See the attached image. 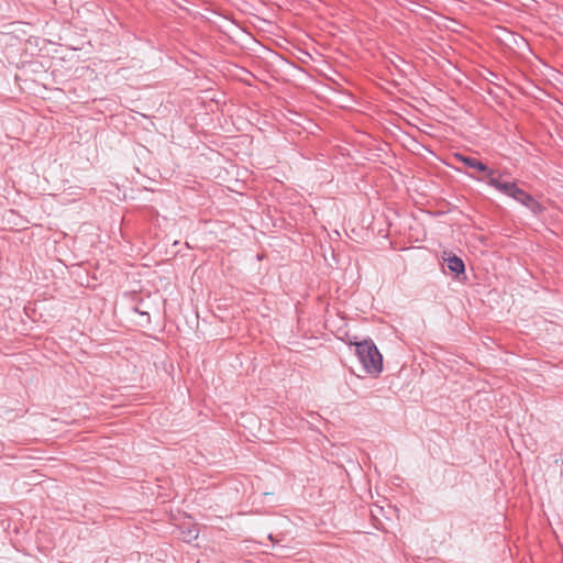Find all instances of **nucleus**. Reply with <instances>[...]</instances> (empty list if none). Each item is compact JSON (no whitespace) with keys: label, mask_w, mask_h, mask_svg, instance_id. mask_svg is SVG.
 Segmentation results:
<instances>
[{"label":"nucleus","mask_w":563,"mask_h":563,"mask_svg":"<svg viewBox=\"0 0 563 563\" xmlns=\"http://www.w3.org/2000/svg\"><path fill=\"white\" fill-rule=\"evenodd\" d=\"M488 183L508 196L514 194V190L517 186L514 183L501 181L500 178L496 177L492 172L488 173Z\"/></svg>","instance_id":"nucleus-3"},{"label":"nucleus","mask_w":563,"mask_h":563,"mask_svg":"<svg viewBox=\"0 0 563 563\" xmlns=\"http://www.w3.org/2000/svg\"><path fill=\"white\" fill-rule=\"evenodd\" d=\"M355 353L363 365L364 372L377 377L383 371V356L371 340L354 343Z\"/></svg>","instance_id":"nucleus-1"},{"label":"nucleus","mask_w":563,"mask_h":563,"mask_svg":"<svg viewBox=\"0 0 563 563\" xmlns=\"http://www.w3.org/2000/svg\"><path fill=\"white\" fill-rule=\"evenodd\" d=\"M180 534H181V539L185 542H191V541L198 539L199 529L196 526H191V527H189L187 529L181 528Z\"/></svg>","instance_id":"nucleus-6"},{"label":"nucleus","mask_w":563,"mask_h":563,"mask_svg":"<svg viewBox=\"0 0 563 563\" xmlns=\"http://www.w3.org/2000/svg\"><path fill=\"white\" fill-rule=\"evenodd\" d=\"M442 257H443V261L446 262L448 268L451 272L456 273V274H461L464 272L465 266H464L463 261L460 257H457L449 252H444Z\"/></svg>","instance_id":"nucleus-4"},{"label":"nucleus","mask_w":563,"mask_h":563,"mask_svg":"<svg viewBox=\"0 0 563 563\" xmlns=\"http://www.w3.org/2000/svg\"><path fill=\"white\" fill-rule=\"evenodd\" d=\"M510 197L530 208L534 213H540L543 211V207L538 201H536L532 196L518 188L517 186Z\"/></svg>","instance_id":"nucleus-2"},{"label":"nucleus","mask_w":563,"mask_h":563,"mask_svg":"<svg viewBox=\"0 0 563 563\" xmlns=\"http://www.w3.org/2000/svg\"><path fill=\"white\" fill-rule=\"evenodd\" d=\"M455 157H456V159L463 162L465 165H467L472 168H476L481 172L487 170V167L482 162L476 161L475 158L466 157L461 154H456Z\"/></svg>","instance_id":"nucleus-5"}]
</instances>
